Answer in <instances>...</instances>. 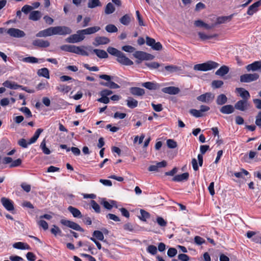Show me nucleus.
<instances>
[{"instance_id": "nucleus-64", "label": "nucleus", "mask_w": 261, "mask_h": 261, "mask_svg": "<svg viewBox=\"0 0 261 261\" xmlns=\"http://www.w3.org/2000/svg\"><path fill=\"white\" fill-rule=\"evenodd\" d=\"M26 257L29 261H35L36 259L35 255L31 252H29L27 253Z\"/></svg>"}, {"instance_id": "nucleus-29", "label": "nucleus", "mask_w": 261, "mask_h": 261, "mask_svg": "<svg viewBox=\"0 0 261 261\" xmlns=\"http://www.w3.org/2000/svg\"><path fill=\"white\" fill-rule=\"evenodd\" d=\"M126 101L127 106L130 109L136 108L138 105V101L132 97H128Z\"/></svg>"}, {"instance_id": "nucleus-9", "label": "nucleus", "mask_w": 261, "mask_h": 261, "mask_svg": "<svg viewBox=\"0 0 261 261\" xmlns=\"http://www.w3.org/2000/svg\"><path fill=\"white\" fill-rule=\"evenodd\" d=\"M215 98V95L211 92H206L201 94L197 97V99L201 102L209 103L213 101Z\"/></svg>"}, {"instance_id": "nucleus-17", "label": "nucleus", "mask_w": 261, "mask_h": 261, "mask_svg": "<svg viewBox=\"0 0 261 261\" xmlns=\"http://www.w3.org/2000/svg\"><path fill=\"white\" fill-rule=\"evenodd\" d=\"M261 6V0H259L250 6L248 9L247 13L249 15H252L257 11L258 8Z\"/></svg>"}, {"instance_id": "nucleus-1", "label": "nucleus", "mask_w": 261, "mask_h": 261, "mask_svg": "<svg viewBox=\"0 0 261 261\" xmlns=\"http://www.w3.org/2000/svg\"><path fill=\"white\" fill-rule=\"evenodd\" d=\"M100 30V28L98 26L88 28L85 29L79 30L76 34L69 36L66 39V41L70 43H75L83 41L85 37V35H91L94 34Z\"/></svg>"}, {"instance_id": "nucleus-41", "label": "nucleus", "mask_w": 261, "mask_h": 261, "mask_svg": "<svg viewBox=\"0 0 261 261\" xmlns=\"http://www.w3.org/2000/svg\"><path fill=\"white\" fill-rule=\"evenodd\" d=\"M198 36H199V38H200V39L203 41L207 40V39H210L213 38L217 36V34H215V35H208L203 32H198Z\"/></svg>"}, {"instance_id": "nucleus-49", "label": "nucleus", "mask_w": 261, "mask_h": 261, "mask_svg": "<svg viewBox=\"0 0 261 261\" xmlns=\"http://www.w3.org/2000/svg\"><path fill=\"white\" fill-rule=\"evenodd\" d=\"M190 113L196 118L201 117L203 116V114H201L200 110L191 109L190 110Z\"/></svg>"}, {"instance_id": "nucleus-10", "label": "nucleus", "mask_w": 261, "mask_h": 261, "mask_svg": "<svg viewBox=\"0 0 261 261\" xmlns=\"http://www.w3.org/2000/svg\"><path fill=\"white\" fill-rule=\"evenodd\" d=\"M7 33L10 36L14 38H22L25 36V33L18 29L10 28L7 31Z\"/></svg>"}, {"instance_id": "nucleus-46", "label": "nucleus", "mask_w": 261, "mask_h": 261, "mask_svg": "<svg viewBox=\"0 0 261 261\" xmlns=\"http://www.w3.org/2000/svg\"><path fill=\"white\" fill-rule=\"evenodd\" d=\"M4 85L9 88L16 89L18 87H21V86H19L14 83H12L9 81H6L4 83Z\"/></svg>"}, {"instance_id": "nucleus-28", "label": "nucleus", "mask_w": 261, "mask_h": 261, "mask_svg": "<svg viewBox=\"0 0 261 261\" xmlns=\"http://www.w3.org/2000/svg\"><path fill=\"white\" fill-rule=\"evenodd\" d=\"M189 173L188 172L184 173L181 174L176 175L173 178L174 181L180 182L187 180L189 178Z\"/></svg>"}, {"instance_id": "nucleus-36", "label": "nucleus", "mask_w": 261, "mask_h": 261, "mask_svg": "<svg viewBox=\"0 0 261 261\" xmlns=\"http://www.w3.org/2000/svg\"><path fill=\"white\" fill-rule=\"evenodd\" d=\"M37 74L39 76H42L48 79H49V70L46 68H43L39 69L37 71Z\"/></svg>"}, {"instance_id": "nucleus-23", "label": "nucleus", "mask_w": 261, "mask_h": 261, "mask_svg": "<svg viewBox=\"0 0 261 261\" xmlns=\"http://www.w3.org/2000/svg\"><path fill=\"white\" fill-rule=\"evenodd\" d=\"M236 90L243 99L247 100L250 97L249 92L243 88H237Z\"/></svg>"}, {"instance_id": "nucleus-60", "label": "nucleus", "mask_w": 261, "mask_h": 261, "mask_svg": "<svg viewBox=\"0 0 261 261\" xmlns=\"http://www.w3.org/2000/svg\"><path fill=\"white\" fill-rule=\"evenodd\" d=\"M194 242L198 245H202V244L204 243L205 242L204 239L202 238L199 237V236H196L194 238Z\"/></svg>"}, {"instance_id": "nucleus-53", "label": "nucleus", "mask_w": 261, "mask_h": 261, "mask_svg": "<svg viewBox=\"0 0 261 261\" xmlns=\"http://www.w3.org/2000/svg\"><path fill=\"white\" fill-rule=\"evenodd\" d=\"M141 216L140 219L142 221H146L149 217V214L144 210H140Z\"/></svg>"}, {"instance_id": "nucleus-47", "label": "nucleus", "mask_w": 261, "mask_h": 261, "mask_svg": "<svg viewBox=\"0 0 261 261\" xmlns=\"http://www.w3.org/2000/svg\"><path fill=\"white\" fill-rule=\"evenodd\" d=\"M74 46L73 45H63L60 47V48L62 50L73 53Z\"/></svg>"}, {"instance_id": "nucleus-58", "label": "nucleus", "mask_w": 261, "mask_h": 261, "mask_svg": "<svg viewBox=\"0 0 261 261\" xmlns=\"http://www.w3.org/2000/svg\"><path fill=\"white\" fill-rule=\"evenodd\" d=\"M20 111L25 114L28 117H31L32 116L31 111L27 107H22L20 109Z\"/></svg>"}, {"instance_id": "nucleus-59", "label": "nucleus", "mask_w": 261, "mask_h": 261, "mask_svg": "<svg viewBox=\"0 0 261 261\" xmlns=\"http://www.w3.org/2000/svg\"><path fill=\"white\" fill-rule=\"evenodd\" d=\"M146 65L151 69H156L160 67V65L158 62H153L151 63H146Z\"/></svg>"}, {"instance_id": "nucleus-35", "label": "nucleus", "mask_w": 261, "mask_h": 261, "mask_svg": "<svg viewBox=\"0 0 261 261\" xmlns=\"http://www.w3.org/2000/svg\"><path fill=\"white\" fill-rule=\"evenodd\" d=\"M43 129L41 128H38L35 132L34 136L30 139L28 144L29 145L34 143L38 138H39L40 134L43 132Z\"/></svg>"}, {"instance_id": "nucleus-34", "label": "nucleus", "mask_w": 261, "mask_h": 261, "mask_svg": "<svg viewBox=\"0 0 261 261\" xmlns=\"http://www.w3.org/2000/svg\"><path fill=\"white\" fill-rule=\"evenodd\" d=\"M41 13L39 11H34L31 12L29 19L33 21H37L41 17Z\"/></svg>"}, {"instance_id": "nucleus-48", "label": "nucleus", "mask_w": 261, "mask_h": 261, "mask_svg": "<svg viewBox=\"0 0 261 261\" xmlns=\"http://www.w3.org/2000/svg\"><path fill=\"white\" fill-rule=\"evenodd\" d=\"M91 206L94 211L97 213L100 212V207L99 204L94 200H92L90 202Z\"/></svg>"}, {"instance_id": "nucleus-26", "label": "nucleus", "mask_w": 261, "mask_h": 261, "mask_svg": "<svg viewBox=\"0 0 261 261\" xmlns=\"http://www.w3.org/2000/svg\"><path fill=\"white\" fill-rule=\"evenodd\" d=\"M234 111V107L230 105L224 106L221 108L220 111L225 114H230L232 113Z\"/></svg>"}, {"instance_id": "nucleus-56", "label": "nucleus", "mask_w": 261, "mask_h": 261, "mask_svg": "<svg viewBox=\"0 0 261 261\" xmlns=\"http://www.w3.org/2000/svg\"><path fill=\"white\" fill-rule=\"evenodd\" d=\"M167 145L170 148H175L177 146V143L172 139H168L167 141Z\"/></svg>"}, {"instance_id": "nucleus-5", "label": "nucleus", "mask_w": 261, "mask_h": 261, "mask_svg": "<svg viewBox=\"0 0 261 261\" xmlns=\"http://www.w3.org/2000/svg\"><path fill=\"white\" fill-rule=\"evenodd\" d=\"M99 77L101 79H103L109 82L108 83L100 82V84L101 85L109 87L111 89H118L120 87V86L117 84L111 81L112 77L110 75L107 74H102L100 75Z\"/></svg>"}, {"instance_id": "nucleus-40", "label": "nucleus", "mask_w": 261, "mask_h": 261, "mask_svg": "<svg viewBox=\"0 0 261 261\" xmlns=\"http://www.w3.org/2000/svg\"><path fill=\"white\" fill-rule=\"evenodd\" d=\"M93 237L95 238L96 240L97 239L99 241H104V236L102 232L99 230H95L93 232Z\"/></svg>"}, {"instance_id": "nucleus-51", "label": "nucleus", "mask_w": 261, "mask_h": 261, "mask_svg": "<svg viewBox=\"0 0 261 261\" xmlns=\"http://www.w3.org/2000/svg\"><path fill=\"white\" fill-rule=\"evenodd\" d=\"M142 85L144 87L149 90L155 89L156 88L155 85L154 83L150 82L144 83Z\"/></svg>"}, {"instance_id": "nucleus-44", "label": "nucleus", "mask_w": 261, "mask_h": 261, "mask_svg": "<svg viewBox=\"0 0 261 261\" xmlns=\"http://www.w3.org/2000/svg\"><path fill=\"white\" fill-rule=\"evenodd\" d=\"M56 89L60 92L65 93H68L71 90V88L70 87V86L62 84H60L59 86H58Z\"/></svg>"}, {"instance_id": "nucleus-39", "label": "nucleus", "mask_w": 261, "mask_h": 261, "mask_svg": "<svg viewBox=\"0 0 261 261\" xmlns=\"http://www.w3.org/2000/svg\"><path fill=\"white\" fill-rule=\"evenodd\" d=\"M131 20L129 15L125 14L120 19V22L123 25H127L129 24Z\"/></svg>"}, {"instance_id": "nucleus-3", "label": "nucleus", "mask_w": 261, "mask_h": 261, "mask_svg": "<svg viewBox=\"0 0 261 261\" xmlns=\"http://www.w3.org/2000/svg\"><path fill=\"white\" fill-rule=\"evenodd\" d=\"M219 66V64L213 61H208L205 63L196 64L193 69L197 71H206L216 69Z\"/></svg>"}, {"instance_id": "nucleus-30", "label": "nucleus", "mask_w": 261, "mask_h": 261, "mask_svg": "<svg viewBox=\"0 0 261 261\" xmlns=\"http://www.w3.org/2000/svg\"><path fill=\"white\" fill-rule=\"evenodd\" d=\"M229 70L228 66L223 65L216 71L215 74L223 76L228 73Z\"/></svg>"}, {"instance_id": "nucleus-13", "label": "nucleus", "mask_w": 261, "mask_h": 261, "mask_svg": "<svg viewBox=\"0 0 261 261\" xmlns=\"http://www.w3.org/2000/svg\"><path fill=\"white\" fill-rule=\"evenodd\" d=\"M110 41V39L106 37L98 36L95 38L94 41L92 44L95 46H98L100 45L107 44L109 43Z\"/></svg>"}, {"instance_id": "nucleus-21", "label": "nucleus", "mask_w": 261, "mask_h": 261, "mask_svg": "<svg viewBox=\"0 0 261 261\" xmlns=\"http://www.w3.org/2000/svg\"><path fill=\"white\" fill-rule=\"evenodd\" d=\"M181 70L180 67H178L176 65H170L166 66L164 68L162 69L161 71H166L167 73H171L175 72L180 71Z\"/></svg>"}, {"instance_id": "nucleus-38", "label": "nucleus", "mask_w": 261, "mask_h": 261, "mask_svg": "<svg viewBox=\"0 0 261 261\" xmlns=\"http://www.w3.org/2000/svg\"><path fill=\"white\" fill-rule=\"evenodd\" d=\"M249 174V173L246 170H245L244 169H241V171L240 172H234L233 173H232V176H236V177L237 178H243L244 177H243V175H248Z\"/></svg>"}, {"instance_id": "nucleus-22", "label": "nucleus", "mask_w": 261, "mask_h": 261, "mask_svg": "<svg viewBox=\"0 0 261 261\" xmlns=\"http://www.w3.org/2000/svg\"><path fill=\"white\" fill-rule=\"evenodd\" d=\"M162 91L165 93L169 94H176L179 93L180 90L178 88L170 86L163 88Z\"/></svg>"}, {"instance_id": "nucleus-32", "label": "nucleus", "mask_w": 261, "mask_h": 261, "mask_svg": "<svg viewBox=\"0 0 261 261\" xmlns=\"http://www.w3.org/2000/svg\"><path fill=\"white\" fill-rule=\"evenodd\" d=\"M84 46L80 47V46H74L73 53L74 54L80 55L82 56H88L89 54L88 53L84 50L83 48H84Z\"/></svg>"}, {"instance_id": "nucleus-25", "label": "nucleus", "mask_w": 261, "mask_h": 261, "mask_svg": "<svg viewBox=\"0 0 261 261\" xmlns=\"http://www.w3.org/2000/svg\"><path fill=\"white\" fill-rule=\"evenodd\" d=\"M130 92L135 96H142L145 94V91L143 89L139 87H132L130 88Z\"/></svg>"}, {"instance_id": "nucleus-31", "label": "nucleus", "mask_w": 261, "mask_h": 261, "mask_svg": "<svg viewBox=\"0 0 261 261\" xmlns=\"http://www.w3.org/2000/svg\"><path fill=\"white\" fill-rule=\"evenodd\" d=\"M68 210L72 214L74 217L77 218H81L82 217L81 212L77 208L69 206L68 207Z\"/></svg>"}, {"instance_id": "nucleus-2", "label": "nucleus", "mask_w": 261, "mask_h": 261, "mask_svg": "<svg viewBox=\"0 0 261 261\" xmlns=\"http://www.w3.org/2000/svg\"><path fill=\"white\" fill-rule=\"evenodd\" d=\"M107 51L111 55L116 57L117 62L122 65L129 66L133 64V62L126 57L124 53L114 47H109Z\"/></svg>"}, {"instance_id": "nucleus-45", "label": "nucleus", "mask_w": 261, "mask_h": 261, "mask_svg": "<svg viewBox=\"0 0 261 261\" xmlns=\"http://www.w3.org/2000/svg\"><path fill=\"white\" fill-rule=\"evenodd\" d=\"M101 6V3L99 0H92L88 3V7L89 8H94Z\"/></svg>"}, {"instance_id": "nucleus-14", "label": "nucleus", "mask_w": 261, "mask_h": 261, "mask_svg": "<svg viewBox=\"0 0 261 261\" xmlns=\"http://www.w3.org/2000/svg\"><path fill=\"white\" fill-rule=\"evenodd\" d=\"M249 105L247 100H240L234 105V108L240 111H245L248 109Z\"/></svg>"}, {"instance_id": "nucleus-52", "label": "nucleus", "mask_w": 261, "mask_h": 261, "mask_svg": "<svg viewBox=\"0 0 261 261\" xmlns=\"http://www.w3.org/2000/svg\"><path fill=\"white\" fill-rule=\"evenodd\" d=\"M51 232L54 234L55 236H57L59 234L60 236H62V231L59 227L56 225H53V227L50 229Z\"/></svg>"}, {"instance_id": "nucleus-57", "label": "nucleus", "mask_w": 261, "mask_h": 261, "mask_svg": "<svg viewBox=\"0 0 261 261\" xmlns=\"http://www.w3.org/2000/svg\"><path fill=\"white\" fill-rule=\"evenodd\" d=\"M177 250L174 248H170L167 251V255L170 257H174L177 254Z\"/></svg>"}, {"instance_id": "nucleus-62", "label": "nucleus", "mask_w": 261, "mask_h": 261, "mask_svg": "<svg viewBox=\"0 0 261 261\" xmlns=\"http://www.w3.org/2000/svg\"><path fill=\"white\" fill-rule=\"evenodd\" d=\"M156 222L161 227H165L167 225V222L162 217H158L156 219Z\"/></svg>"}, {"instance_id": "nucleus-16", "label": "nucleus", "mask_w": 261, "mask_h": 261, "mask_svg": "<svg viewBox=\"0 0 261 261\" xmlns=\"http://www.w3.org/2000/svg\"><path fill=\"white\" fill-rule=\"evenodd\" d=\"M1 202L7 211H11L14 210L13 202L9 199L3 197L1 198Z\"/></svg>"}, {"instance_id": "nucleus-54", "label": "nucleus", "mask_w": 261, "mask_h": 261, "mask_svg": "<svg viewBox=\"0 0 261 261\" xmlns=\"http://www.w3.org/2000/svg\"><path fill=\"white\" fill-rule=\"evenodd\" d=\"M223 85V82L220 80H215L212 83V86L214 88H220Z\"/></svg>"}, {"instance_id": "nucleus-33", "label": "nucleus", "mask_w": 261, "mask_h": 261, "mask_svg": "<svg viewBox=\"0 0 261 261\" xmlns=\"http://www.w3.org/2000/svg\"><path fill=\"white\" fill-rule=\"evenodd\" d=\"M93 52L99 58L105 59L108 57L107 53L104 50L94 49H93Z\"/></svg>"}, {"instance_id": "nucleus-6", "label": "nucleus", "mask_w": 261, "mask_h": 261, "mask_svg": "<svg viewBox=\"0 0 261 261\" xmlns=\"http://www.w3.org/2000/svg\"><path fill=\"white\" fill-rule=\"evenodd\" d=\"M259 75L258 73H246L240 76V82L242 83H250L258 79Z\"/></svg>"}, {"instance_id": "nucleus-11", "label": "nucleus", "mask_w": 261, "mask_h": 261, "mask_svg": "<svg viewBox=\"0 0 261 261\" xmlns=\"http://www.w3.org/2000/svg\"><path fill=\"white\" fill-rule=\"evenodd\" d=\"M133 55L134 57L140 60H149L154 58L153 55L142 51H136Z\"/></svg>"}, {"instance_id": "nucleus-7", "label": "nucleus", "mask_w": 261, "mask_h": 261, "mask_svg": "<svg viewBox=\"0 0 261 261\" xmlns=\"http://www.w3.org/2000/svg\"><path fill=\"white\" fill-rule=\"evenodd\" d=\"M60 222L62 224L67 226L73 230L81 232L84 231V230L83 228H82L78 224L73 221L66 219H62L61 220Z\"/></svg>"}, {"instance_id": "nucleus-27", "label": "nucleus", "mask_w": 261, "mask_h": 261, "mask_svg": "<svg viewBox=\"0 0 261 261\" xmlns=\"http://www.w3.org/2000/svg\"><path fill=\"white\" fill-rule=\"evenodd\" d=\"M13 247L14 248L21 249V250H30L31 249L30 246L25 243L21 242H18L13 244Z\"/></svg>"}, {"instance_id": "nucleus-42", "label": "nucleus", "mask_w": 261, "mask_h": 261, "mask_svg": "<svg viewBox=\"0 0 261 261\" xmlns=\"http://www.w3.org/2000/svg\"><path fill=\"white\" fill-rule=\"evenodd\" d=\"M115 10L114 7L111 3H109L105 8V13L106 14H110L113 13Z\"/></svg>"}, {"instance_id": "nucleus-4", "label": "nucleus", "mask_w": 261, "mask_h": 261, "mask_svg": "<svg viewBox=\"0 0 261 261\" xmlns=\"http://www.w3.org/2000/svg\"><path fill=\"white\" fill-rule=\"evenodd\" d=\"M53 35H66L72 33L71 29L66 26H56L52 27Z\"/></svg>"}, {"instance_id": "nucleus-37", "label": "nucleus", "mask_w": 261, "mask_h": 261, "mask_svg": "<svg viewBox=\"0 0 261 261\" xmlns=\"http://www.w3.org/2000/svg\"><path fill=\"white\" fill-rule=\"evenodd\" d=\"M227 98L225 95L221 94L218 96L216 100V102L218 105H223L226 103Z\"/></svg>"}, {"instance_id": "nucleus-8", "label": "nucleus", "mask_w": 261, "mask_h": 261, "mask_svg": "<svg viewBox=\"0 0 261 261\" xmlns=\"http://www.w3.org/2000/svg\"><path fill=\"white\" fill-rule=\"evenodd\" d=\"M146 43L148 46L151 47L152 49L155 50H160L163 47L160 42H156L155 39L148 36L146 37Z\"/></svg>"}, {"instance_id": "nucleus-15", "label": "nucleus", "mask_w": 261, "mask_h": 261, "mask_svg": "<svg viewBox=\"0 0 261 261\" xmlns=\"http://www.w3.org/2000/svg\"><path fill=\"white\" fill-rule=\"evenodd\" d=\"M248 72L261 70V61H255L246 66Z\"/></svg>"}, {"instance_id": "nucleus-20", "label": "nucleus", "mask_w": 261, "mask_h": 261, "mask_svg": "<svg viewBox=\"0 0 261 261\" xmlns=\"http://www.w3.org/2000/svg\"><path fill=\"white\" fill-rule=\"evenodd\" d=\"M167 166V162L163 161L161 162L156 163L155 165H151L148 168L149 171H158L159 168L165 167Z\"/></svg>"}, {"instance_id": "nucleus-55", "label": "nucleus", "mask_w": 261, "mask_h": 261, "mask_svg": "<svg viewBox=\"0 0 261 261\" xmlns=\"http://www.w3.org/2000/svg\"><path fill=\"white\" fill-rule=\"evenodd\" d=\"M147 251L148 253L155 255L157 252V248L154 245H149L147 248Z\"/></svg>"}, {"instance_id": "nucleus-18", "label": "nucleus", "mask_w": 261, "mask_h": 261, "mask_svg": "<svg viewBox=\"0 0 261 261\" xmlns=\"http://www.w3.org/2000/svg\"><path fill=\"white\" fill-rule=\"evenodd\" d=\"M53 35L52 27L39 31L36 35L37 37H46Z\"/></svg>"}, {"instance_id": "nucleus-63", "label": "nucleus", "mask_w": 261, "mask_h": 261, "mask_svg": "<svg viewBox=\"0 0 261 261\" xmlns=\"http://www.w3.org/2000/svg\"><path fill=\"white\" fill-rule=\"evenodd\" d=\"M122 49L126 52L133 53L135 48L130 45H125L122 47Z\"/></svg>"}, {"instance_id": "nucleus-19", "label": "nucleus", "mask_w": 261, "mask_h": 261, "mask_svg": "<svg viewBox=\"0 0 261 261\" xmlns=\"http://www.w3.org/2000/svg\"><path fill=\"white\" fill-rule=\"evenodd\" d=\"M33 45L39 47H47L50 45V42L47 40L36 39L33 41Z\"/></svg>"}, {"instance_id": "nucleus-24", "label": "nucleus", "mask_w": 261, "mask_h": 261, "mask_svg": "<svg viewBox=\"0 0 261 261\" xmlns=\"http://www.w3.org/2000/svg\"><path fill=\"white\" fill-rule=\"evenodd\" d=\"M233 16V14H231L229 16H221L218 17L217 19V21L215 23V25H216L217 24L225 23L230 21L232 19Z\"/></svg>"}, {"instance_id": "nucleus-50", "label": "nucleus", "mask_w": 261, "mask_h": 261, "mask_svg": "<svg viewBox=\"0 0 261 261\" xmlns=\"http://www.w3.org/2000/svg\"><path fill=\"white\" fill-rule=\"evenodd\" d=\"M105 29L109 33H115L118 31L117 28L114 24L107 25Z\"/></svg>"}, {"instance_id": "nucleus-12", "label": "nucleus", "mask_w": 261, "mask_h": 261, "mask_svg": "<svg viewBox=\"0 0 261 261\" xmlns=\"http://www.w3.org/2000/svg\"><path fill=\"white\" fill-rule=\"evenodd\" d=\"M18 58L19 60L21 61L24 63L35 64L39 62H42L44 60L43 59H38L33 56H30L27 57H23L22 56H18Z\"/></svg>"}, {"instance_id": "nucleus-61", "label": "nucleus", "mask_w": 261, "mask_h": 261, "mask_svg": "<svg viewBox=\"0 0 261 261\" xmlns=\"http://www.w3.org/2000/svg\"><path fill=\"white\" fill-rule=\"evenodd\" d=\"M255 123L257 126L261 128V111L256 116Z\"/></svg>"}, {"instance_id": "nucleus-43", "label": "nucleus", "mask_w": 261, "mask_h": 261, "mask_svg": "<svg viewBox=\"0 0 261 261\" xmlns=\"http://www.w3.org/2000/svg\"><path fill=\"white\" fill-rule=\"evenodd\" d=\"M43 152L46 155L49 154L51 152L49 148L46 146V142L45 139H44L40 144V146Z\"/></svg>"}]
</instances>
